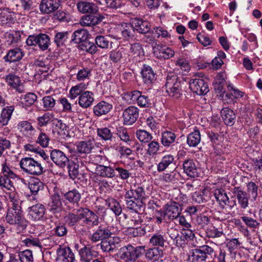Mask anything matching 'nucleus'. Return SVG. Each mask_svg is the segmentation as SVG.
I'll return each mask as SVG.
<instances>
[{"label":"nucleus","instance_id":"nucleus-1","mask_svg":"<svg viewBox=\"0 0 262 262\" xmlns=\"http://www.w3.org/2000/svg\"><path fill=\"white\" fill-rule=\"evenodd\" d=\"M145 196L144 188L142 186H134L126 190L124 195L126 208L136 212L143 210L142 200Z\"/></svg>","mask_w":262,"mask_h":262},{"label":"nucleus","instance_id":"nucleus-2","mask_svg":"<svg viewBox=\"0 0 262 262\" xmlns=\"http://www.w3.org/2000/svg\"><path fill=\"white\" fill-rule=\"evenodd\" d=\"M183 84L177 75L168 74L165 84L166 91L170 96L178 99L182 95Z\"/></svg>","mask_w":262,"mask_h":262},{"label":"nucleus","instance_id":"nucleus-3","mask_svg":"<svg viewBox=\"0 0 262 262\" xmlns=\"http://www.w3.org/2000/svg\"><path fill=\"white\" fill-rule=\"evenodd\" d=\"M213 249L208 245H204L197 248L191 250L189 252V259L192 262L208 261L214 254Z\"/></svg>","mask_w":262,"mask_h":262},{"label":"nucleus","instance_id":"nucleus-4","mask_svg":"<svg viewBox=\"0 0 262 262\" xmlns=\"http://www.w3.org/2000/svg\"><path fill=\"white\" fill-rule=\"evenodd\" d=\"M144 250L143 246L134 247L128 244L119 249V255L120 258L125 262H135L141 256Z\"/></svg>","mask_w":262,"mask_h":262},{"label":"nucleus","instance_id":"nucleus-5","mask_svg":"<svg viewBox=\"0 0 262 262\" xmlns=\"http://www.w3.org/2000/svg\"><path fill=\"white\" fill-rule=\"evenodd\" d=\"M19 165L23 171L28 174L40 176L43 172L41 164L31 157L22 158Z\"/></svg>","mask_w":262,"mask_h":262},{"label":"nucleus","instance_id":"nucleus-6","mask_svg":"<svg viewBox=\"0 0 262 262\" xmlns=\"http://www.w3.org/2000/svg\"><path fill=\"white\" fill-rule=\"evenodd\" d=\"M26 43L28 46L37 45L42 51H45L49 48L50 38L49 35L45 33L34 34L28 37Z\"/></svg>","mask_w":262,"mask_h":262},{"label":"nucleus","instance_id":"nucleus-7","mask_svg":"<svg viewBox=\"0 0 262 262\" xmlns=\"http://www.w3.org/2000/svg\"><path fill=\"white\" fill-rule=\"evenodd\" d=\"M189 88L193 93L199 95H206L209 91L207 83L201 78L191 79L189 81Z\"/></svg>","mask_w":262,"mask_h":262},{"label":"nucleus","instance_id":"nucleus-8","mask_svg":"<svg viewBox=\"0 0 262 262\" xmlns=\"http://www.w3.org/2000/svg\"><path fill=\"white\" fill-rule=\"evenodd\" d=\"M214 195L222 208L227 207L231 209L236 205L235 201H229L225 190L222 188L215 189L214 191Z\"/></svg>","mask_w":262,"mask_h":262},{"label":"nucleus","instance_id":"nucleus-9","mask_svg":"<svg viewBox=\"0 0 262 262\" xmlns=\"http://www.w3.org/2000/svg\"><path fill=\"white\" fill-rule=\"evenodd\" d=\"M63 196L66 199V204H68V203L71 204V205H67L69 210L74 211L75 210V206H79V203L81 199V194L78 190L74 189L69 190L63 194Z\"/></svg>","mask_w":262,"mask_h":262},{"label":"nucleus","instance_id":"nucleus-10","mask_svg":"<svg viewBox=\"0 0 262 262\" xmlns=\"http://www.w3.org/2000/svg\"><path fill=\"white\" fill-rule=\"evenodd\" d=\"M174 53L172 49L163 45H156L153 47L154 56L160 60L170 59L174 56Z\"/></svg>","mask_w":262,"mask_h":262},{"label":"nucleus","instance_id":"nucleus-11","mask_svg":"<svg viewBox=\"0 0 262 262\" xmlns=\"http://www.w3.org/2000/svg\"><path fill=\"white\" fill-rule=\"evenodd\" d=\"M165 233L163 231H157L154 233L149 239V244L153 247L164 248L167 247L168 243Z\"/></svg>","mask_w":262,"mask_h":262},{"label":"nucleus","instance_id":"nucleus-12","mask_svg":"<svg viewBox=\"0 0 262 262\" xmlns=\"http://www.w3.org/2000/svg\"><path fill=\"white\" fill-rule=\"evenodd\" d=\"M50 159L58 166L63 168L69 162V158L60 150L54 149L50 151Z\"/></svg>","mask_w":262,"mask_h":262},{"label":"nucleus","instance_id":"nucleus-13","mask_svg":"<svg viewBox=\"0 0 262 262\" xmlns=\"http://www.w3.org/2000/svg\"><path fill=\"white\" fill-rule=\"evenodd\" d=\"M139 117V109L134 106H130L126 108L123 113L124 124L132 125Z\"/></svg>","mask_w":262,"mask_h":262},{"label":"nucleus","instance_id":"nucleus-14","mask_svg":"<svg viewBox=\"0 0 262 262\" xmlns=\"http://www.w3.org/2000/svg\"><path fill=\"white\" fill-rule=\"evenodd\" d=\"M57 260L60 262H75V255L69 247L59 246L56 250Z\"/></svg>","mask_w":262,"mask_h":262},{"label":"nucleus","instance_id":"nucleus-15","mask_svg":"<svg viewBox=\"0 0 262 262\" xmlns=\"http://www.w3.org/2000/svg\"><path fill=\"white\" fill-rule=\"evenodd\" d=\"M60 4V0H41L39 10L42 13L49 14L57 10Z\"/></svg>","mask_w":262,"mask_h":262},{"label":"nucleus","instance_id":"nucleus-16","mask_svg":"<svg viewBox=\"0 0 262 262\" xmlns=\"http://www.w3.org/2000/svg\"><path fill=\"white\" fill-rule=\"evenodd\" d=\"M184 172L190 178H196L199 176V169L193 159H186L183 163Z\"/></svg>","mask_w":262,"mask_h":262},{"label":"nucleus","instance_id":"nucleus-17","mask_svg":"<svg viewBox=\"0 0 262 262\" xmlns=\"http://www.w3.org/2000/svg\"><path fill=\"white\" fill-rule=\"evenodd\" d=\"M164 209L167 218L171 220L177 219L181 212L180 205L174 202L167 204Z\"/></svg>","mask_w":262,"mask_h":262},{"label":"nucleus","instance_id":"nucleus-18","mask_svg":"<svg viewBox=\"0 0 262 262\" xmlns=\"http://www.w3.org/2000/svg\"><path fill=\"white\" fill-rule=\"evenodd\" d=\"M76 6L78 11L81 13L95 14L98 11L97 6L93 2L81 0Z\"/></svg>","mask_w":262,"mask_h":262},{"label":"nucleus","instance_id":"nucleus-19","mask_svg":"<svg viewBox=\"0 0 262 262\" xmlns=\"http://www.w3.org/2000/svg\"><path fill=\"white\" fill-rule=\"evenodd\" d=\"M94 14L83 16L80 20V24L82 26L93 27L99 24L103 19L102 15H95Z\"/></svg>","mask_w":262,"mask_h":262},{"label":"nucleus","instance_id":"nucleus-20","mask_svg":"<svg viewBox=\"0 0 262 262\" xmlns=\"http://www.w3.org/2000/svg\"><path fill=\"white\" fill-rule=\"evenodd\" d=\"M234 196L236 198L237 202L242 209H245L249 205V199L247 193L239 187H234L232 191Z\"/></svg>","mask_w":262,"mask_h":262},{"label":"nucleus","instance_id":"nucleus-21","mask_svg":"<svg viewBox=\"0 0 262 262\" xmlns=\"http://www.w3.org/2000/svg\"><path fill=\"white\" fill-rule=\"evenodd\" d=\"M28 209L29 217L34 221H38L42 219L46 211L44 205L41 204L34 205Z\"/></svg>","mask_w":262,"mask_h":262},{"label":"nucleus","instance_id":"nucleus-22","mask_svg":"<svg viewBox=\"0 0 262 262\" xmlns=\"http://www.w3.org/2000/svg\"><path fill=\"white\" fill-rule=\"evenodd\" d=\"M49 210L53 213H59L62 210V203L60 195L57 193L53 194L51 201L48 205Z\"/></svg>","mask_w":262,"mask_h":262},{"label":"nucleus","instance_id":"nucleus-23","mask_svg":"<svg viewBox=\"0 0 262 262\" xmlns=\"http://www.w3.org/2000/svg\"><path fill=\"white\" fill-rule=\"evenodd\" d=\"M132 23L135 30L140 33L146 34L149 32L150 30L151 25L148 21L138 18H134L132 20Z\"/></svg>","mask_w":262,"mask_h":262},{"label":"nucleus","instance_id":"nucleus-24","mask_svg":"<svg viewBox=\"0 0 262 262\" xmlns=\"http://www.w3.org/2000/svg\"><path fill=\"white\" fill-rule=\"evenodd\" d=\"M15 21L14 13L8 8L0 9V25L10 26Z\"/></svg>","mask_w":262,"mask_h":262},{"label":"nucleus","instance_id":"nucleus-25","mask_svg":"<svg viewBox=\"0 0 262 262\" xmlns=\"http://www.w3.org/2000/svg\"><path fill=\"white\" fill-rule=\"evenodd\" d=\"M112 235V232L108 229L99 226L98 229L93 233L90 239L92 242L96 243L106 239Z\"/></svg>","mask_w":262,"mask_h":262},{"label":"nucleus","instance_id":"nucleus-26","mask_svg":"<svg viewBox=\"0 0 262 262\" xmlns=\"http://www.w3.org/2000/svg\"><path fill=\"white\" fill-rule=\"evenodd\" d=\"M141 75L143 82L149 85L156 80V74L151 67L144 64L141 70Z\"/></svg>","mask_w":262,"mask_h":262},{"label":"nucleus","instance_id":"nucleus-27","mask_svg":"<svg viewBox=\"0 0 262 262\" xmlns=\"http://www.w3.org/2000/svg\"><path fill=\"white\" fill-rule=\"evenodd\" d=\"M6 80L8 84L13 88L18 93H24L25 89L19 77L13 74H10L6 76Z\"/></svg>","mask_w":262,"mask_h":262},{"label":"nucleus","instance_id":"nucleus-28","mask_svg":"<svg viewBox=\"0 0 262 262\" xmlns=\"http://www.w3.org/2000/svg\"><path fill=\"white\" fill-rule=\"evenodd\" d=\"M95 173L103 178H113L116 176L115 170L110 166L98 165L95 169Z\"/></svg>","mask_w":262,"mask_h":262},{"label":"nucleus","instance_id":"nucleus-29","mask_svg":"<svg viewBox=\"0 0 262 262\" xmlns=\"http://www.w3.org/2000/svg\"><path fill=\"white\" fill-rule=\"evenodd\" d=\"M111 104L104 101H101L93 107L95 115L98 117L106 115L112 109Z\"/></svg>","mask_w":262,"mask_h":262},{"label":"nucleus","instance_id":"nucleus-30","mask_svg":"<svg viewBox=\"0 0 262 262\" xmlns=\"http://www.w3.org/2000/svg\"><path fill=\"white\" fill-rule=\"evenodd\" d=\"M163 251L158 247L150 248L145 251V256L148 260L157 261L163 256Z\"/></svg>","mask_w":262,"mask_h":262},{"label":"nucleus","instance_id":"nucleus-31","mask_svg":"<svg viewBox=\"0 0 262 262\" xmlns=\"http://www.w3.org/2000/svg\"><path fill=\"white\" fill-rule=\"evenodd\" d=\"M94 94L91 91H85L78 98V104L82 108L90 107L94 101Z\"/></svg>","mask_w":262,"mask_h":262},{"label":"nucleus","instance_id":"nucleus-32","mask_svg":"<svg viewBox=\"0 0 262 262\" xmlns=\"http://www.w3.org/2000/svg\"><path fill=\"white\" fill-rule=\"evenodd\" d=\"M94 147V140L80 141L76 145V151L79 154H88L91 152Z\"/></svg>","mask_w":262,"mask_h":262},{"label":"nucleus","instance_id":"nucleus-33","mask_svg":"<svg viewBox=\"0 0 262 262\" xmlns=\"http://www.w3.org/2000/svg\"><path fill=\"white\" fill-rule=\"evenodd\" d=\"M221 116L224 123L228 126H232L235 122L236 116L234 112L229 107L223 108L221 111Z\"/></svg>","mask_w":262,"mask_h":262},{"label":"nucleus","instance_id":"nucleus-34","mask_svg":"<svg viewBox=\"0 0 262 262\" xmlns=\"http://www.w3.org/2000/svg\"><path fill=\"white\" fill-rule=\"evenodd\" d=\"M24 54L20 48H15L9 50L4 59L6 62H15L20 60Z\"/></svg>","mask_w":262,"mask_h":262},{"label":"nucleus","instance_id":"nucleus-35","mask_svg":"<svg viewBox=\"0 0 262 262\" xmlns=\"http://www.w3.org/2000/svg\"><path fill=\"white\" fill-rule=\"evenodd\" d=\"M119 30L122 37L125 39L128 40L134 36L135 29L132 22L122 24Z\"/></svg>","mask_w":262,"mask_h":262},{"label":"nucleus","instance_id":"nucleus-36","mask_svg":"<svg viewBox=\"0 0 262 262\" xmlns=\"http://www.w3.org/2000/svg\"><path fill=\"white\" fill-rule=\"evenodd\" d=\"M176 134L171 131H164L162 133L161 143L166 147H169L176 141Z\"/></svg>","mask_w":262,"mask_h":262},{"label":"nucleus","instance_id":"nucleus-37","mask_svg":"<svg viewBox=\"0 0 262 262\" xmlns=\"http://www.w3.org/2000/svg\"><path fill=\"white\" fill-rule=\"evenodd\" d=\"M89 35V32L86 30L78 29L73 33L71 40L75 43H80L86 41Z\"/></svg>","mask_w":262,"mask_h":262},{"label":"nucleus","instance_id":"nucleus-38","mask_svg":"<svg viewBox=\"0 0 262 262\" xmlns=\"http://www.w3.org/2000/svg\"><path fill=\"white\" fill-rule=\"evenodd\" d=\"M88 84L84 82H81L73 86L69 92V97L71 99H75L78 96H80L81 94L85 92L87 88Z\"/></svg>","mask_w":262,"mask_h":262},{"label":"nucleus","instance_id":"nucleus-39","mask_svg":"<svg viewBox=\"0 0 262 262\" xmlns=\"http://www.w3.org/2000/svg\"><path fill=\"white\" fill-rule=\"evenodd\" d=\"M81 260L85 262H90L97 256V253L90 248L85 246L79 251Z\"/></svg>","mask_w":262,"mask_h":262},{"label":"nucleus","instance_id":"nucleus-40","mask_svg":"<svg viewBox=\"0 0 262 262\" xmlns=\"http://www.w3.org/2000/svg\"><path fill=\"white\" fill-rule=\"evenodd\" d=\"M201 134L198 129H195L193 132L188 135L187 144L189 147H196L201 142Z\"/></svg>","mask_w":262,"mask_h":262},{"label":"nucleus","instance_id":"nucleus-41","mask_svg":"<svg viewBox=\"0 0 262 262\" xmlns=\"http://www.w3.org/2000/svg\"><path fill=\"white\" fill-rule=\"evenodd\" d=\"M28 187L32 194L36 195L39 191L43 189L44 185L38 178H34L30 179Z\"/></svg>","mask_w":262,"mask_h":262},{"label":"nucleus","instance_id":"nucleus-42","mask_svg":"<svg viewBox=\"0 0 262 262\" xmlns=\"http://www.w3.org/2000/svg\"><path fill=\"white\" fill-rule=\"evenodd\" d=\"M174 161V157L171 155H166L163 156L157 165V170L158 172H162L165 170Z\"/></svg>","mask_w":262,"mask_h":262},{"label":"nucleus","instance_id":"nucleus-43","mask_svg":"<svg viewBox=\"0 0 262 262\" xmlns=\"http://www.w3.org/2000/svg\"><path fill=\"white\" fill-rule=\"evenodd\" d=\"M14 110L13 106H7L3 109L0 117V124L1 125L4 126L8 124Z\"/></svg>","mask_w":262,"mask_h":262},{"label":"nucleus","instance_id":"nucleus-44","mask_svg":"<svg viewBox=\"0 0 262 262\" xmlns=\"http://www.w3.org/2000/svg\"><path fill=\"white\" fill-rule=\"evenodd\" d=\"M17 128L27 136L33 135L35 132V128L30 122L27 121L20 122L18 124Z\"/></svg>","mask_w":262,"mask_h":262},{"label":"nucleus","instance_id":"nucleus-45","mask_svg":"<svg viewBox=\"0 0 262 262\" xmlns=\"http://www.w3.org/2000/svg\"><path fill=\"white\" fill-rule=\"evenodd\" d=\"M5 38L8 43L10 45L17 43L20 40L21 33L19 31L7 32L4 35Z\"/></svg>","mask_w":262,"mask_h":262},{"label":"nucleus","instance_id":"nucleus-46","mask_svg":"<svg viewBox=\"0 0 262 262\" xmlns=\"http://www.w3.org/2000/svg\"><path fill=\"white\" fill-rule=\"evenodd\" d=\"M97 135L102 140L112 141L114 138L113 133L107 127L98 128L97 129Z\"/></svg>","mask_w":262,"mask_h":262},{"label":"nucleus","instance_id":"nucleus-47","mask_svg":"<svg viewBox=\"0 0 262 262\" xmlns=\"http://www.w3.org/2000/svg\"><path fill=\"white\" fill-rule=\"evenodd\" d=\"M83 221L88 227L91 228L98 226L100 223L98 216L92 211L88 214L86 220Z\"/></svg>","mask_w":262,"mask_h":262},{"label":"nucleus","instance_id":"nucleus-48","mask_svg":"<svg viewBox=\"0 0 262 262\" xmlns=\"http://www.w3.org/2000/svg\"><path fill=\"white\" fill-rule=\"evenodd\" d=\"M207 236L209 238H219L224 237L225 234L222 228H217L215 226L208 227L206 230Z\"/></svg>","mask_w":262,"mask_h":262},{"label":"nucleus","instance_id":"nucleus-49","mask_svg":"<svg viewBox=\"0 0 262 262\" xmlns=\"http://www.w3.org/2000/svg\"><path fill=\"white\" fill-rule=\"evenodd\" d=\"M69 33L68 31L58 32L55 34L54 41L58 47L63 46L68 40Z\"/></svg>","mask_w":262,"mask_h":262},{"label":"nucleus","instance_id":"nucleus-50","mask_svg":"<svg viewBox=\"0 0 262 262\" xmlns=\"http://www.w3.org/2000/svg\"><path fill=\"white\" fill-rule=\"evenodd\" d=\"M110 209L113 211L116 216H119L122 212V208L120 203L114 199H110L107 202Z\"/></svg>","mask_w":262,"mask_h":262},{"label":"nucleus","instance_id":"nucleus-51","mask_svg":"<svg viewBox=\"0 0 262 262\" xmlns=\"http://www.w3.org/2000/svg\"><path fill=\"white\" fill-rule=\"evenodd\" d=\"M132 214L130 215V219L129 223L133 227L138 229V227L141 225L143 220L139 214V212L132 211Z\"/></svg>","mask_w":262,"mask_h":262},{"label":"nucleus","instance_id":"nucleus-52","mask_svg":"<svg viewBox=\"0 0 262 262\" xmlns=\"http://www.w3.org/2000/svg\"><path fill=\"white\" fill-rule=\"evenodd\" d=\"M136 135L139 141L143 143H148L152 139V135L145 130H137Z\"/></svg>","mask_w":262,"mask_h":262},{"label":"nucleus","instance_id":"nucleus-53","mask_svg":"<svg viewBox=\"0 0 262 262\" xmlns=\"http://www.w3.org/2000/svg\"><path fill=\"white\" fill-rule=\"evenodd\" d=\"M160 148L159 143L157 141L153 140L149 142L147 145V154L153 157L158 154Z\"/></svg>","mask_w":262,"mask_h":262},{"label":"nucleus","instance_id":"nucleus-54","mask_svg":"<svg viewBox=\"0 0 262 262\" xmlns=\"http://www.w3.org/2000/svg\"><path fill=\"white\" fill-rule=\"evenodd\" d=\"M143 53V50L140 43H134L130 45L129 55L133 57H140Z\"/></svg>","mask_w":262,"mask_h":262},{"label":"nucleus","instance_id":"nucleus-55","mask_svg":"<svg viewBox=\"0 0 262 262\" xmlns=\"http://www.w3.org/2000/svg\"><path fill=\"white\" fill-rule=\"evenodd\" d=\"M11 225L16 227L17 233H20L26 229L28 225V221L25 219L24 215H22Z\"/></svg>","mask_w":262,"mask_h":262},{"label":"nucleus","instance_id":"nucleus-56","mask_svg":"<svg viewBox=\"0 0 262 262\" xmlns=\"http://www.w3.org/2000/svg\"><path fill=\"white\" fill-rule=\"evenodd\" d=\"M241 219L245 225L250 228L255 229L258 228L260 226V223L257 220L251 217L243 216L241 217Z\"/></svg>","mask_w":262,"mask_h":262},{"label":"nucleus","instance_id":"nucleus-57","mask_svg":"<svg viewBox=\"0 0 262 262\" xmlns=\"http://www.w3.org/2000/svg\"><path fill=\"white\" fill-rule=\"evenodd\" d=\"M20 262H33L32 252L30 250L20 251L17 253Z\"/></svg>","mask_w":262,"mask_h":262},{"label":"nucleus","instance_id":"nucleus-58","mask_svg":"<svg viewBox=\"0 0 262 262\" xmlns=\"http://www.w3.org/2000/svg\"><path fill=\"white\" fill-rule=\"evenodd\" d=\"M43 107L45 110H51L55 105L56 100L51 96H47L42 99Z\"/></svg>","mask_w":262,"mask_h":262},{"label":"nucleus","instance_id":"nucleus-59","mask_svg":"<svg viewBox=\"0 0 262 262\" xmlns=\"http://www.w3.org/2000/svg\"><path fill=\"white\" fill-rule=\"evenodd\" d=\"M215 256L214 262H231L230 260L229 255H227L226 252L223 249H220L218 254H213Z\"/></svg>","mask_w":262,"mask_h":262},{"label":"nucleus","instance_id":"nucleus-60","mask_svg":"<svg viewBox=\"0 0 262 262\" xmlns=\"http://www.w3.org/2000/svg\"><path fill=\"white\" fill-rule=\"evenodd\" d=\"M124 50L123 48L112 51L109 54L110 59L114 62H117L123 57Z\"/></svg>","mask_w":262,"mask_h":262},{"label":"nucleus","instance_id":"nucleus-61","mask_svg":"<svg viewBox=\"0 0 262 262\" xmlns=\"http://www.w3.org/2000/svg\"><path fill=\"white\" fill-rule=\"evenodd\" d=\"M95 43L97 47L101 49L108 48L110 41L107 38L104 36L98 35L95 37Z\"/></svg>","mask_w":262,"mask_h":262},{"label":"nucleus","instance_id":"nucleus-62","mask_svg":"<svg viewBox=\"0 0 262 262\" xmlns=\"http://www.w3.org/2000/svg\"><path fill=\"white\" fill-rule=\"evenodd\" d=\"M91 76V70L89 68H83L80 70L76 75V79L78 81H84L89 79Z\"/></svg>","mask_w":262,"mask_h":262},{"label":"nucleus","instance_id":"nucleus-63","mask_svg":"<svg viewBox=\"0 0 262 262\" xmlns=\"http://www.w3.org/2000/svg\"><path fill=\"white\" fill-rule=\"evenodd\" d=\"M22 215H23V212H16L12 211H8L6 216V221L7 223L11 225Z\"/></svg>","mask_w":262,"mask_h":262},{"label":"nucleus","instance_id":"nucleus-64","mask_svg":"<svg viewBox=\"0 0 262 262\" xmlns=\"http://www.w3.org/2000/svg\"><path fill=\"white\" fill-rule=\"evenodd\" d=\"M65 223L69 226H74L79 221L77 214L70 212L64 217Z\"/></svg>","mask_w":262,"mask_h":262}]
</instances>
